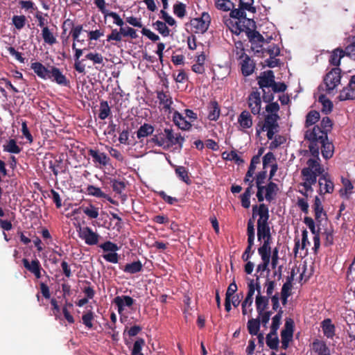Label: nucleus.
I'll use <instances>...</instances> for the list:
<instances>
[{
  "label": "nucleus",
  "instance_id": "obj_20",
  "mask_svg": "<svg viewBox=\"0 0 355 355\" xmlns=\"http://www.w3.org/2000/svg\"><path fill=\"white\" fill-rule=\"evenodd\" d=\"M261 98L259 92L252 93L248 98V105L254 114H258L261 110Z\"/></svg>",
  "mask_w": 355,
  "mask_h": 355
},
{
  "label": "nucleus",
  "instance_id": "obj_21",
  "mask_svg": "<svg viewBox=\"0 0 355 355\" xmlns=\"http://www.w3.org/2000/svg\"><path fill=\"white\" fill-rule=\"evenodd\" d=\"M173 123L182 130H189L191 128V122L186 120L185 117L183 116L178 111H175L173 114Z\"/></svg>",
  "mask_w": 355,
  "mask_h": 355
},
{
  "label": "nucleus",
  "instance_id": "obj_44",
  "mask_svg": "<svg viewBox=\"0 0 355 355\" xmlns=\"http://www.w3.org/2000/svg\"><path fill=\"white\" fill-rule=\"evenodd\" d=\"M3 150L10 153L19 154L21 148L17 144L15 139H10L7 144L3 146Z\"/></svg>",
  "mask_w": 355,
  "mask_h": 355
},
{
  "label": "nucleus",
  "instance_id": "obj_64",
  "mask_svg": "<svg viewBox=\"0 0 355 355\" xmlns=\"http://www.w3.org/2000/svg\"><path fill=\"white\" fill-rule=\"evenodd\" d=\"M162 132L153 135L150 141L155 144L157 146H163L166 144V139L164 137L161 136Z\"/></svg>",
  "mask_w": 355,
  "mask_h": 355
},
{
  "label": "nucleus",
  "instance_id": "obj_58",
  "mask_svg": "<svg viewBox=\"0 0 355 355\" xmlns=\"http://www.w3.org/2000/svg\"><path fill=\"white\" fill-rule=\"evenodd\" d=\"M122 34L121 33V28L118 31L116 28L112 29L111 33L107 36V41H115L116 42L122 40Z\"/></svg>",
  "mask_w": 355,
  "mask_h": 355
},
{
  "label": "nucleus",
  "instance_id": "obj_7",
  "mask_svg": "<svg viewBox=\"0 0 355 355\" xmlns=\"http://www.w3.org/2000/svg\"><path fill=\"white\" fill-rule=\"evenodd\" d=\"M341 69L338 67L333 68L328 72L324 78L327 93L331 94L334 89L340 83Z\"/></svg>",
  "mask_w": 355,
  "mask_h": 355
},
{
  "label": "nucleus",
  "instance_id": "obj_38",
  "mask_svg": "<svg viewBox=\"0 0 355 355\" xmlns=\"http://www.w3.org/2000/svg\"><path fill=\"white\" fill-rule=\"evenodd\" d=\"M320 113L316 110H311L306 116L305 127L309 128L315 124L320 119Z\"/></svg>",
  "mask_w": 355,
  "mask_h": 355
},
{
  "label": "nucleus",
  "instance_id": "obj_35",
  "mask_svg": "<svg viewBox=\"0 0 355 355\" xmlns=\"http://www.w3.org/2000/svg\"><path fill=\"white\" fill-rule=\"evenodd\" d=\"M322 328L324 336L332 338L335 335V326L331 323L330 319H325L322 322Z\"/></svg>",
  "mask_w": 355,
  "mask_h": 355
},
{
  "label": "nucleus",
  "instance_id": "obj_12",
  "mask_svg": "<svg viewBox=\"0 0 355 355\" xmlns=\"http://www.w3.org/2000/svg\"><path fill=\"white\" fill-rule=\"evenodd\" d=\"M88 155L92 158V162L96 166H105L110 161V157L105 153H101L97 149H89Z\"/></svg>",
  "mask_w": 355,
  "mask_h": 355
},
{
  "label": "nucleus",
  "instance_id": "obj_60",
  "mask_svg": "<svg viewBox=\"0 0 355 355\" xmlns=\"http://www.w3.org/2000/svg\"><path fill=\"white\" fill-rule=\"evenodd\" d=\"M121 33L122 37H130L131 39H136L138 37L136 30L129 26L121 28Z\"/></svg>",
  "mask_w": 355,
  "mask_h": 355
},
{
  "label": "nucleus",
  "instance_id": "obj_40",
  "mask_svg": "<svg viewBox=\"0 0 355 355\" xmlns=\"http://www.w3.org/2000/svg\"><path fill=\"white\" fill-rule=\"evenodd\" d=\"M173 13L178 18L182 19L187 15V6L186 4L177 1L173 7Z\"/></svg>",
  "mask_w": 355,
  "mask_h": 355
},
{
  "label": "nucleus",
  "instance_id": "obj_50",
  "mask_svg": "<svg viewBox=\"0 0 355 355\" xmlns=\"http://www.w3.org/2000/svg\"><path fill=\"white\" fill-rule=\"evenodd\" d=\"M111 183L113 191L118 194H121L126 187V183L124 181L113 179Z\"/></svg>",
  "mask_w": 355,
  "mask_h": 355
},
{
  "label": "nucleus",
  "instance_id": "obj_49",
  "mask_svg": "<svg viewBox=\"0 0 355 355\" xmlns=\"http://www.w3.org/2000/svg\"><path fill=\"white\" fill-rule=\"evenodd\" d=\"M260 156H261V153H259L258 155H256L252 157L251 162H250L249 168L247 171V173L245 174L246 176H248V177L252 176V175L254 173L257 165L260 164Z\"/></svg>",
  "mask_w": 355,
  "mask_h": 355
},
{
  "label": "nucleus",
  "instance_id": "obj_62",
  "mask_svg": "<svg viewBox=\"0 0 355 355\" xmlns=\"http://www.w3.org/2000/svg\"><path fill=\"white\" fill-rule=\"evenodd\" d=\"M85 31V30L83 31ZM85 32L87 33L88 40L91 42L93 40H98L101 36L104 35V33L101 30L89 31Z\"/></svg>",
  "mask_w": 355,
  "mask_h": 355
},
{
  "label": "nucleus",
  "instance_id": "obj_17",
  "mask_svg": "<svg viewBox=\"0 0 355 355\" xmlns=\"http://www.w3.org/2000/svg\"><path fill=\"white\" fill-rule=\"evenodd\" d=\"M72 49L75 51L74 53V69L76 71L80 73H85V65L83 63V60H80V58L83 53V51L86 50V49H78L76 48V42H73L72 44Z\"/></svg>",
  "mask_w": 355,
  "mask_h": 355
},
{
  "label": "nucleus",
  "instance_id": "obj_31",
  "mask_svg": "<svg viewBox=\"0 0 355 355\" xmlns=\"http://www.w3.org/2000/svg\"><path fill=\"white\" fill-rule=\"evenodd\" d=\"M155 130L154 127L149 123H144L141 125L137 131V137L139 139L152 135Z\"/></svg>",
  "mask_w": 355,
  "mask_h": 355
},
{
  "label": "nucleus",
  "instance_id": "obj_63",
  "mask_svg": "<svg viewBox=\"0 0 355 355\" xmlns=\"http://www.w3.org/2000/svg\"><path fill=\"white\" fill-rule=\"evenodd\" d=\"M274 161H275L274 154L271 152L267 153L263 157V170H266Z\"/></svg>",
  "mask_w": 355,
  "mask_h": 355
},
{
  "label": "nucleus",
  "instance_id": "obj_29",
  "mask_svg": "<svg viewBox=\"0 0 355 355\" xmlns=\"http://www.w3.org/2000/svg\"><path fill=\"white\" fill-rule=\"evenodd\" d=\"M340 101H346V100H354L355 99V87L354 86L349 87V83H348L346 87H344L343 90L340 91V95L338 96Z\"/></svg>",
  "mask_w": 355,
  "mask_h": 355
},
{
  "label": "nucleus",
  "instance_id": "obj_27",
  "mask_svg": "<svg viewBox=\"0 0 355 355\" xmlns=\"http://www.w3.org/2000/svg\"><path fill=\"white\" fill-rule=\"evenodd\" d=\"M279 119V116L277 114H268L264 121V124L263 126V130L264 129H277L279 125L277 123V120Z\"/></svg>",
  "mask_w": 355,
  "mask_h": 355
},
{
  "label": "nucleus",
  "instance_id": "obj_51",
  "mask_svg": "<svg viewBox=\"0 0 355 355\" xmlns=\"http://www.w3.org/2000/svg\"><path fill=\"white\" fill-rule=\"evenodd\" d=\"M258 214L259 218L257 222H268L269 218L268 208L265 204L259 205Z\"/></svg>",
  "mask_w": 355,
  "mask_h": 355
},
{
  "label": "nucleus",
  "instance_id": "obj_55",
  "mask_svg": "<svg viewBox=\"0 0 355 355\" xmlns=\"http://www.w3.org/2000/svg\"><path fill=\"white\" fill-rule=\"evenodd\" d=\"M155 26H156V29L158 31V32L163 35L164 37L168 36L170 34V30L168 28V26L166 25V23L157 20L155 24Z\"/></svg>",
  "mask_w": 355,
  "mask_h": 355
},
{
  "label": "nucleus",
  "instance_id": "obj_48",
  "mask_svg": "<svg viewBox=\"0 0 355 355\" xmlns=\"http://www.w3.org/2000/svg\"><path fill=\"white\" fill-rule=\"evenodd\" d=\"M216 6L218 9L223 11L230 10L235 7L234 3L231 0H217Z\"/></svg>",
  "mask_w": 355,
  "mask_h": 355
},
{
  "label": "nucleus",
  "instance_id": "obj_8",
  "mask_svg": "<svg viewBox=\"0 0 355 355\" xmlns=\"http://www.w3.org/2000/svg\"><path fill=\"white\" fill-rule=\"evenodd\" d=\"M69 28L71 29L69 35L71 36L73 42L78 41V36L84 31L83 26L82 24L76 25L74 21L69 18L65 19L62 24V37H64Z\"/></svg>",
  "mask_w": 355,
  "mask_h": 355
},
{
  "label": "nucleus",
  "instance_id": "obj_15",
  "mask_svg": "<svg viewBox=\"0 0 355 355\" xmlns=\"http://www.w3.org/2000/svg\"><path fill=\"white\" fill-rule=\"evenodd\" d=\"M293 334V321L290 319L287 320L285 323V329L281 332L282 347L286 349L288 347L289 342L292 340Z\"/></svg>",
  "mask_w": 355,
  "mask_h": 355
},
{
  "label": "nucleus",
  "instance_id": "obj_33",
  "mask_svg": "<svg viewBox=\"0 0 355 355\" xmlns=\"http://www.w3.org/2000/svg\"><path fill=\"white\" fill-rule=\"evenodd\" d=\"M313 208L315 212V218L318 223H321L320 217L323 214L326 216V212L324 211L322 202L318 196H315Z\"/></svg>",
  "mask_w": 355,
  "mask_h": 355
},
{
  "label": "nucleus",
  "instance_id": "obj_36",
  "mask_svg": "<svg viewBox=\"0 0 355 355\" xmlns=\"http://www.w3.org/2000/svg\"><path fill=\"white\" fill-rule=\"evenodd\" d=\"M143 265L140 261L127 263L122 269L123 272L129 274H135L142 270Z\"/></svg>",
  "mask_w": 355,
  "mask_h": 355
},
{
  "label": "nucleus",
  "instance_id": "obj_30",
  "mask_svg": "<svg viewBox=\"0 0 355 355\" xmlns=\"http://www.w3.org/2000/svg\"><path fill=\"white\" fill-rule=\"evenodd\" d=\"M87 192L90 196L96 198H105L110 202L114 203V202L112 200L110 197H109L107 194L103 192L100 188L96 187L94 185H88L87 187Z\"/></svg>",
  "mask_w": 355,
  "mask_h": 355
},
{
  "label": "nucleus",
  "instance_id": "obj_59",
  "mask_svg": "<svg viewBox=\"0 0 355 355\" xmlns=\"http://www.w3.org/2000/svg\"><path fill=\"white\" fill-rule=\"evenodd\" d=\"M334 230L331 228H327L324 230V232L322 233L325 238H324V245L326 246H329L333 245L334 243Z\"/></svg>",
  "mask_w": 355,
  "mask_h": 355
},
{
  "label": "nucleus",
  "instance_id": "obj_57",
  "mask_svg": "<svg viewBox=\"0 0 355 355\" xmlns=\"http://www.w3.org/2000/svg\"><path fill=\"white\" fill-rule=\"evenodd\" d=\"M99 247L104 252H116L119 249V246L116 243L110 241H105V243L101 244Z\"/></svg>",
  "mask_w": 355,
  "mask_h": 355
},
{
  "label": "nucleus",
  "instance_id": "obj_25",
  "mask_svg": "<svg viewBox=\"0 0 355 355\" xmlns=\"http://www.w3.org/2000/svg\"><path fill=\"white\" fill-rule=\"evenodd\" d=\"M207 108L209 111L207 118L210 121H217L220 114V109L218 102L216 101H211Z\"/></svg>",
  "mask_w": 355,
  "mask_h": 355
},
{
  "label": "nucleus",
  "instance_id": "obj_41",
  "mask_svg": "<svg viewBox=\"0 0 355 355\" xmlns=\"http://www.w3.org/2000/svg\"><path fill=\"white\" fill-rule=\"evenodd\" d=\"M42 36L44 42L49 45H53L57 42L56 38L47 26L42 28Z\"/></svg>",
  "mask_w": 355,
  "mask_h": 355
},
{
  "label": "nucleus",
  "instance_id": "obj_14",
  "mask_svg": "<svg viewBox=\"0 0 355 355\" xmlns=\"http://www.w3.org/2000/svg\"><path fill=\"white\" fill-rule=\"evenodd\" d=\"M22 263L24 268L30 272L33 273L37 279L42 277V271L46 273L41 266L40 262L37 259H35L30 262L27 259H23Z\"/></svg>",
  "mask_w": 355,
  "mask_h": 355
},
{
  "label": "nucleus",
  "instance_id": "obj_61",
  "mask_svg": "<svg viewBox=\"0 0 355 355\" xmlns=\"http://www.w3.org/2000/svg\"><path fill=\"white\" fill-rule=\"evenodd\" d=\"M259 326V322L257 320H250L248 322V331L252 335L258 334Z\"/></svg>",
  "mask_w": 355,
  "mask_h": 355
},
{
  "label": "nucleus",
  "instance_id": "obj_54",
  "mask_svg": "<svg viewBox=\"0 0 355 355\" xmlns=\"http://www.w3.org/2000/svg\"><path fill=\"white\" fill-rule=\"evenodd\" d=\"M12 20L15 27L18 30H21L24 27L26 19L24 15H14Z\"/></svg>",
  "mask_w": 355,
  "mask_h": 355
},
{
  "label": "nucleus",
  "instance_id": "obj_4",
  "mask_svg": "<svg viewBox=\"0 0 355 355\" xmlns=\"http://www.w3.org/2000/svg\"><path fill=\"white\" fill-rule=\"evenodd\" d=\"M245 35L249 42L251 43L252 51L259 53L262 49V44L264 42L263 37L255 30L256 23L253 19H247L245 17Z\"/></svg>",
  "mask_w": 355,
  "mask_h": 355
},
{
  "label": "nucleus",
  "instance_id": "obj_32",
  "mask_svg": "<svg viewBox=\"0 0 355 355\" xmlns=\"http://www.w3.org/2000/svg\"><path fill=\"white\" fill-rule=\"evenodd\" d=\"M346 55L345 51L338 48L334 49L330 56L329 63L331 65L338 67L340 64V60Z\"/></svg>",
  "mask_w": 355,
  "mask_h": 355
},
{
  "label": "nucleus",
  "instance_id": "obj_43",
  "mask_svg": "<svg viewBox=\"0 0 355 355\" xmlns=\"http://www.w3.org/2000/svg\"><path fill=\"white\" fill-rule=\"evenodd\" d=\"M318 101L322 103V112L326 114L330 113L333 109L332 102L328 99L325 95L321 94L318 98Z\"/></svg>",
  "mask_w": 355,
  "mask_h": 355
},
{
  "label": "nucleus",
  "instance_id": "obj_47",
  "mask_svg": "<svg viewBox=\"0 0 355 355\" xmlns=\"http://www.w3.org/2000/svg\"><path fill=\"white\" fill-rule=\"evenodd\" d=\"M94 313L91 310L85 312L82 315L83 323L88 329H92L93 327L92 321L94 320Z\"/></svg>",
  "mask_w": 355,
  "mask_h": 355
},
{
  "label": "nucleus",
  "instance_id": "obj_2",
  "mask_svg": "<svg viewBox=\"0 0 355 355\" xmlns=\"http://www.w3.org/2000/svg\"><path fill=\"white\" fill-rule=\"evenodd\" d=\"M304 139L309 142L310 153L314 157L313 159L318 160V162L320 160V150H321L322 155L324 159H328L332 157L334 146L332 142L329 140L328 137L326 139L322 137V139H319L318 137H315V139L311 137H304Z\"/></svg>",
  "mask_w": 355,
  "mask_h": 355
},
{
  "label": "nucleus",
  "instance_id": "obj_19",
  "mask_svg": "<svg viewBox=\"0 0 355 355\" xmlns=\"http://www.w3.org/2000/svg\"><path fill=\"white\" fill-rule=\"evenodd\" d=\"M157 98L159 100V105L163 106L164 111L171 112L173 101L170 94L164 91H158L157 92Z\"/></svg>",
  "mask_w": 355,
  "mask_h": 355
},
{
  "label": "nucleus",
  "instance_id": "obj_34",
  "mask_svg": "<svg viewBox=\"0 0 355 355\" xmlns=\"http://www.w3.org/2000/svg\"><path fill=\"white\" fill-rule=\"evenodd\" d=\"M260 286H257L258 295L256 298V305L257 311L261 313L267 309L268 305V298L260 295Z\"/></svg>",
  "mask_w": 355,
  "mask_h": 355
},
{
  "label": "nucleus",
  "instance_id": "obj_11",
  "mask_svg": "<svg viewBox=\"0 0 355 355\" xmlns=\"http://www.w3.org/2000/svg\"><path fill=\"white\" fill-rule=\"evenodd\" d=\"M78 235L89 245H96L98 242L99 235L89 227H80Z\"/></svg>",
  "mask_w": 355,
  "mask_h": 355
},
{
  "label": "nucleus",
  "instance_id": "obj_56",
  "mask_svg": "<svg viewBox=\"0 0 355 355\" xmlns=\"http://www.w3.org/2000/svg\"><path fill=\"white\" fill-rule=\"evenodd\" d=\"M145 341L143 338H137L133 345L132 349V355H144L141 353L142 347L144 345Z\"/></svg>",
  "mask_w": 355,
  "mask_h": 355
},
{
  "label": "nucleus",
  "instance_id": "obj_22",
  "mask_svg": "<svg viewBox=\"0 0 355 355\" xmlns=\"http://www.w3.org/2000/svg\"><path fill=\"white\" fill-rule=\"evenodd\" d=\"M257 236L259 240L263 239L270 241L271 235L268 222H257Z\"/></svg>",
  "mask_w": 355,
  "mask_h": 355
},
{
  "label": "nucleus",
  "instance_id": "obj_24",
  "mask_svg": "<svg viewBox=\"0 0 355 355\" xmlns=\"http://www.w3.org/2000/svg\"><path fill=\"white\" fill-rule=\"evenodd\" d=\"M270 241L264 240L262 246H261L258 250L259 254L261 255V259L266 265L269 263L270 259L271 248L270 247Z\"/></svg>",
  "mask_w": 355,
  "mask_h": 355
},
{
  "label": "nucleus",
  "instance_id": "obj_53",
  "mask_svg": "<svg viewBox=\"0 0 355 355\" xmlns=\"http://www.w3.org/2000/svg\"><path fill=\"white\" fill-rule=\"evenodd\" d=\"M85 59L92 61L94 64H99L103 65V57L101 53H89L85 55Z\"/></svg>",
  "mask_w": 355,
  "mask_h": 355
},
{
  "label": "nucleus",
  "instance_id": "obj_16",
  "mask_svg": "<svg viewBox=\"0 0 355 355\" xmlns=\"http://www.w3.org/2000/svg\"><path fill=\"white\" fill-rule=\"evenodd\" d=\"M318 183L320 185V194L331 193L334 191V185L328 173L322 174L319 178Z\"/></svg>",
  "mask_w": 355,
  "mask_h": 355
},
{
  "label": "nucleus",
  "instance_id": "obj_23",
  "mask_svg": "<svg viewBox=\"0 0 355 355\" xmlns=\"http://www.w3.org/2000/svg\"><path fill=\"white\" fill-rule=\"evenodd\" d=\"M31 68L40 78L44 80L48 78L49 68H46L41 62H35L32 63Z\"/></svg>",
  "mask_w": 355,
  "mask_h": 355
},
{
  "label": "nucleus",
  "instance_id": "obj_6",
  "mask_svg": "<svg viewBox=\"0 0 355 355\" xmlns=\"http://www.w3.org/2000/svg\"><path fill=\"white\" fill-rule=\"evenodd\" d=\"M333 122L329 116H324L321 120L319 125H315L312 130H307L305 132L304 137H311L315 139V137L319 139L328 137V133L332 130Z\"/></svg>",
  "mask_w": 355,
  "mask_h": 355
},
{
  "label": "nucleus",
  "instance_id": "obj_39",
  "mask_svg": "<svg viewBox=\"0 0 355 355\" xmlns=\"http://www.w3.org/2000/svg\"><path fill=\"white\" fill-rule=\"evenodd\" d=\"M175 173L182 181L188 185L191 184V180L189 178V172L184 166H178L175 168Z\"/></svg>",
  "mask_w": 355,
  "mask_h": 355
},
{
  "label": "nucleus",
  "instance_id": "obj_1",
  "mask_svg": "<svg viewBox=\"0 0 355 355\" xmlns=\"http://www.w3.org/2000/svg\"><path fill=\"white\" fill-rule=\"evenodd\" d=\"M239 8L230 10V19L226 24L234 35V49L232 56L239 61L241 72L244 76V43L240 36L241 33L244 31V1L239 0Z\"/></svg>",
  "mask_w": 355,
  "mask_h": 355
},
{
  "label": "nucleus",
  "instance_id": "obj_9",
  "mask_svg": "<svg viewBox=\"0 0 355 355\" xmlns=\"http://www.w3.org/2000/svg\"><path fill=\"white\" fill-rule=\"evenodd\" d=\"M211 23V17L207 12H203L200 17L191 20V25L195 28L196 33H205Z\"/></svg>",
  "mask_w": 355,
  "mask_h": 355
},
{
  "label": "nucleus",
  "instance_id": "obj_46",
  "mask_svg": "<svg viewBox=\"0 0 355 355\" xmlns=\"http://www.w3.org/2000/svg\"><path fill=\"white\" fill-rule=\"evenodd\" d=\"M279 338L277 334H272L270 331L266 336V344L271 349H277L279 345Z\"/></svg>",
  "mask_w": 355,
  "mask_h": 355
},
{
  "label": "nucleus",
  "instance_id": "obj_37",
  "mask_svg": "<svg viewBox=\"0 0 355 355\" xmlns=\"http://www.w3.org/2000/svg\"><path fill=\"white\" fill-rule=\"evenodd\" d=\"M222 158L227 161H234L235 164L238 165H240L244 162L235 150H232L230 152H223L222 153Z\"/></svg>",
  "mask_w": 355,
  "mask_h": 355
},
{
  "label": "nucleus",
  "instance_id": "obj_26",
  "mask_svg": "<svg viewBox=\"0 0 355 355\" xmlns=\"http://www.w3.org/2000/svg\"><path fill=\"white\" fill-rule=\"evenodd\" d=\"M275 76L272 71H268L266 76H263L259 78L258 81L260 88L262 89H268L272 88V83H274Z\"/></svg>",
  "mask_w": 355,
  "mask_h": 355
},
{
  "label": "nucleus",
  "instance_id": "obj_18",
  "mask_svg": "<svg viewBox=\"0 0 355 355\" xmlns=\"http://www.w3.org/2000/svg\"><path fill=\"white\" fill-rule=\"evenodd\" d=\"M114 303L116 305L119 313H121L125 309V306L131 307L135 300L128 295L116 296L114 299Z\"/></svg>",
  "mask_w": 355,
  "mask_h": 355
},
{
  "label": "nucleus",
  "instance_id": "obj_13",
  "mask_svg": "<svg viewBox=\"0 0 355 355\" xmlns=\"http://www.w3.org/2000/svg\"><path fill=\"white\" fill-rule=\"evenodd\" d=\"M164 131L166 135V137H164L166 139V144H167L168 146L178 145L180 148H182L183 143L185 141L184 137H182L180 133L174 135L172 128H166Z\"/></svg>",
  "mask_w": 355,
  "mask_h": 355
},
{
  "label": "nucleus",
  "instance_id": "obj_10",
  "mask_svg": "<svg viewBox=\"0 0 355 355\" xmlns=\"http://www.w3.org/2000/svg\"><path fill=\"white\" fill-rule=\"evenodd\" d=\"M47 79H51L58 85L63 87H69V80L62 73L60 69L56 67L51 66L49 67V73Z\"/></svg>",
  "mask_w": 355,
  "mask_h": 355
},
{
  "label": "nucleus",
  "instance_id": "obj_42",
  "mask_svg": "<svg viewBox=\"0 0 355 355\" xmlns=\"http://www.w3.org/2000/svg\"><path fill=\"white\" fill-rule=\"evenodd\" d=\"M111 114V110L107 101H101L100 103V109L98 118L101 120L107 119Z\"/></svg>",
  "mask_w": 355,
  "mask_h": 355
},
{
  "label": "nucleus",
  "instance_id": "obj_5",
  "mask_svg": "<svg viewBox=\"0 0 355 355\" xmlns=\"http://www.w3.org/2000/svg\"><path fill=\"white\" fill-rule=\"evenodd\" d=\"M306 164L307 167L302 168L301 171L304 182L316 183L317 177L323 173L324 169L319 162L315 159H309Z\"/></svg>",
  "mask_w": 355,
  "mask_h": 355
},
{
  "label": "nucleus",
  "instance_id": "obj_28",
  "mask_svg": "<svg viewBox=\"0 0 355 355\" xmlns=\"http://www.w3.org/2000/svg\"><path fill=\"white\" fill-rule=\"evenodd\" d=\"M278 186L276 183L270 182L266 186H265L264 190L266 191V194L264 198L268 202H271L275 199V197L278 191Z\"/></svg>",
  "mask_w": 355,
  "mask_h": 355
},
{
  "label": "nucleus",
  "instance_id": "obj_3",
  "mask_svg": "<svg viewBox=\"0 0 355 355\" xmlns=\"http://www.w3.org/2000/svg\"><path fill=\"white\" fill-rule=\"evenodd\" d=\"M267 178V171L266 170H263L260 172H259L256 177L250 181L249 184V187L245 189V208L248 207L250 205V201L248 200V198L250 196L252 193H253L254 191L252 189L253 188V182H255V185L257 189V198L258 199L259 202H263L264 200L263 196V191L265 189V186L263 184L265 183L266 180Z\"/></svg>",
  "mask_w": 355,
  "mask_h": 355
},
{
  "label": "nucleus",
  "instance_id": "obj_52",
  "mask_svg": "<svg viewBox=\"0 0 355 355\" xmlns=\"http://www.w3.org/2000/svg\"><path fill=\"white\" fill-rule=\"evenodd\" d=\"M83 211L90 218H96L98 216V208L90 204L88 207H83Z\"/></svg>",
  "mask_w": 355,
  "mask_h": 355
},
{
  "label": "nucleus",
  "instance_id": "obj_45",
  "mask_svg": "<svg viewBox=\"0 0 355 355\" xmlns=\"http://www.w3.org/2000/svg\"><path fill=\"white\" fill-rule=\"evenodd\" d=\"M283 313L282 309H279L278 313L272 318V325L270 327V331L272 334H277V330L281 323V318Z\"/></svg>",
  "mask_w": 355,
  "mask_h": 355
}]
</instances>
